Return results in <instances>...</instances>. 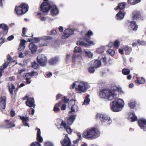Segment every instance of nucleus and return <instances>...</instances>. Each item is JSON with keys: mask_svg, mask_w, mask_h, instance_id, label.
Here are the masks:
<instances>
[{"mask_svg": "<svg viewBox=\"0 0 146 146\" xmlns=\"http://www.w3.org/2000/svg\"><path fill=\"white\" fill-rule=\"evenodd\" d=\"M51 9L50 13L52 16L58 15L59 13V10L56 6L53 3L52 5H50L47 3H42L40 8L39 10L44 15H46Z\"/></svg>", "mask_w": 146, "mask_h": 146, "instance_id": "1", "label": "nucleus"}, {"mask_svg": "<svg viewBox=\"0 0 146 146\" xmlns=\"http://www.w3.org/2000/svg\"><path fill=\"white\" fill-rule=\"evenodd\" d=\"M100 97L111 100L115 98L116 95L114 91L109 89H103L99 92Z\"/></svg>", "mask_w": 146, "mask_h": 146, "instance_id": "2", "label": "nucleus"}, {"mask_svg": "<svg viewBox=\"0 0 146 146\" xmlns=\"http://www.w3.org/2000/svg\"><path fill=\"white\" fill-rule=\"evenodd\" d=\"M123 101L122 100L120 99H115L110 103L111 109L114 112L119 111L123 106Z\"/></svg>", "mask_w": 146, "mask_h": 146, "instance_id": "3", "label": "nucleus"}, {"mask_svg": "<svg viewBox=\"0 0 146 146\" xmlns=\"http://www.w3.org/2000/svg\"><path fill=\"white\" fill-rule=\"evenodd\" d=\"M99 131L95 127L90 129H87L84 131L82 134V137L86 139L90 138L93 137H96L100 135Z\"/></svg>", "mask_w": 146, "mask_h": 146, "instance_id": "4", "label": "nucleus"}, {"mask_svg": "<svg viewBox=\"0 0 146 146\" xmlns=\"http://www.w3.org/2000/svg\"><path fill=\"white\" fill-rule=\"evenodd\" d=\"M29 6L25 3H21L19 6H16L15 10L18 15H22L27 12L29 10Z\"/></svg>", "mask_w": 146, "mask_h": 146, "instance_id": "5", "label": "nucleus"}, {"mask_svg": "<svg viewBox=\"0 0 146 146\" xmlns=\"http://www.w3.org/2000/svg\"><path fill=\"white\" fill-rule=\"evenodd\" d=\"M37 62L41 66H44L46 64L47 59L43 54H39L37 58Z\"/></svg>", "mask_w": 146, "mask_h": 146, "instance_id": "6", "label": "nucleus"}, {"mask_svg": "<svg viewBox=\"0 0 146 146\" xmlns=\"http://www.w3.org/2000/svg\"><path fill=\"white\" fill-rule=\"evenodd\" d=\"M125 25L134 31H136L138 29L137 25L134 21L129 22V21H127L125 22Z\"/></svg>", "mask_w": 146, "mask_h": 146, "instance_id": "7", "label": "nucleus"}, {"mask_svg": "<svg viewBox=\"0 0 146 146\" xmlns=\"http://www.w3.org/2000/svg\"><path fill=\"white\" fill-rule=\"evenodd\" d=\"M93 35V33L91 30H89L88 32L84 36V40L90 45H94V42L93 41L90 40V36Z\"/></svg>", "mask_w": 146, "mask_h": 146, "instance_id": "8", "label": "nucleus"}, {"mask_svg": "<svg viewBox=\"0 0 146 146\" xmlns=\"http://www.w3.org/2000/svg\"><path fill=\"white\" fill-rule=\"evenodd\" d=\"M132 17L133 20H143L144 17L141 16V12L138 11H134L132 13Z\"/></svg>", "mask_w": 146, "mask_h": 146, "instance_id": "9", "label": "nucleus"}, {"mask_svg": "<svg viewBox=\"0 0 146 146\" xmlns=\"http://www.w3.org/2000/svg\"><path fill=\"white\" fill-rule=\"evenodd\" d=\"M138 124L140 128L144 131L146 128V120L144 119H139L138 120Z\"/></svg>", "mask_w": 146, "mask_h": 146, "instance_id": "10", "label": "nucleus"}, {"mask_svg": "<svg viewBox=\"0 0 146 146\" xmlns=\"http://www.w3.org/2000/svg\"><path fill=\"white\" fill-rule=\"evenodd\" d=\"M74 33V31L70 29H67L64 31V35H62V38L63 39L66 38L70 35L73 34Z\"/></svg>", "mask_w": 146, "mask_h": 146, "instance_id": "11", "label": "nucleus"}, {"mask_svg": "<svg viewBox=\"0 0 146 146\" xmlns=\"http://www.w3.org/2000/svg\"><path fill=\"white\" fill-rule=\"evenodd\" d=\"M7 98L6 96H1L0 98V104L1 108L5 109L6 107Z\"/></svg>", "mask_w": 146, "mask_h": 146, "instance_id": "12", "label": "nucleus"}, {"mask_svg": "<svg viewBox=\"0 0 146 146\" xmlns=\"http://www.w3.org/2000/svg\"><path fill=\"white\" fill-rule=\"evenodd\" d=\"M75 89L79 93L85 92L87 90L84 84H79Z\"/></svg>", "mask_w": 146, "mask_h": 146, "instance_id": "13", "label": "nucleus"}, {"mask_svg": "<svg viewBox=\"0 0 146 146\" xmlns=\"http://www.w3.org/2000/svg\"><path fill=\"white\" fill-rule=\"evenodd\" d=\"M34 103L35 100L34 98H29L26 102L25 104L28 106L35 108V104H34Z\"/></svg>", "mask_w": 146, "mask_h": 146, "instance_id": "14", "label": "nucleus"}, {"mask_svg": "<svg viewBox=\"0 0 146 146\" xmlns=\"http://www.w3.org/2000/svg\"><path fill=\"white\" fill-rule=\"evenodd\" d=\"M60 143L62 146H71V142L70 139H64L60 141Z\"/></svg>", "mask_w": 146, "mask_h": 146, "instance_id": "15", "label": "nucleus"}, {"mask_svg": "<svg viewBox=\"0 0 146 146\" xmlns=\"http://www.w3.org/2000/svg\"><path fill=\"white\" fill-rule=\"evenodd\" d=\"M96 117L97 118H99L101 122L102 121V120L105 121L107 119L110 118V117L106 115L100 113L97 114L96 115Z\"/></svg>", "mask_w": 146, "mask_h": 146, "instance_id": "16", "label": "nucleus"}, {"mask_svg": "<svg viewBox=\"0 0 146 146\" xmlns=\"http://www.w3.org/2000/svg\"><path fill=\"white\" fill-rule=\"evenodd\" d=\"M76 115H72L67 119V123L69 125H72L75 119Z\"/></svg>", "mask_w": 146, "mask_h": 146, "instance_id": "17", "label": "nucleus"}, {"mask_svg": "<svg viewBox=\"0 0 146 146\" xmlns=\"http://www.w3.org/2000/svg\"><path fill=\"white\" fill-rule=\"evenodd\" d=\"M59 58L58 56H55L50 59L48 60V62L50 65L56 64L59 60Z\"/></svg>", "mask_w": 146, "mask_h": 146, "instance_id": "18", "label": "nucleus"}, {"mask_svg": "<svg viewBox=\"0 0 146 146\" xmlns=\"http://www.w3.org/2000/svg\"><path fill=\"white\" fill-rule=\"evenodd\" d=\"M36 129L37 131V132L36 134V140L38 141L37 142L40 143H42V142L43 139L42 137L41 136V131L40 129L39 128H36Z\"/></svg>", "mask_w": 146, "mask_h": 146, "instance_id": "19", "label": "nucleus"}, {"mask_svg": "<svg viewBox=\"0 0 146 146\" xmlns=\"http://www.w3.org/2000/svg\"><path fill=\"white\" fill-rule=\"evenodd\" d=\"M135 82L138 84H143L145 82V80L144 78L143 77H139L137 76L136 77V80H135Z\"/></svg>", "mask_w": 146, "mask_h": 146, "instance_id": "20", "label": "nucleus"}, {"mask_svg": "<svg viewBox=\"0 0 146 146\" xmlns=\"http://www.w3.org/2000/svg\"><path fill=\"white\" fill-rule=\"evenodd\" d=\"M125 13V12L119 11L116 15V19L117 20H121L123 18Z\"/></svg>", "mask_w": 146, "mask_h": 146, "instance_id": "21", "label": "nucleus"}, {"mask_svg": "<svg viewBox=\"0 0 146 146\" xmlns=\"http://www.w3.org/2000/svg\"><path fill=\"white\" fill-rule=\"evenodd\" d=\"M29 48L32 52L33 53L37 50V46L33 42L31 43L29 45Z\"/></svg>", "mask_w": 146, "mask_h": 146, "instance_id": "22", "label": "nucleus"}, {"mask_svg": "<svg viewBox=\"0 0 146 146\" xmlns=\"http://www.w3.org/2000/svg\"><path fill=\"white\" fill-rule=\"evenodd\" d=\"M126 5V3L125 2L119 3L118 6L116 7L114 9L115 10L117 9H120V10H122L125 8Z\"/></svg>", "mask_w": 146, "mask_h": 146, "instance_id": "23", "label": "nucleus"}, {"mask_svg": "<svg viewBox=\"0 0 146 146\" xmlns=\"http://www.w3.org/2000/svg\"><path fill=\"white\" fill-rule=\"evenodd\" d=\"M62 104V102H59L55 105L53 110L54 111L55 113L60 111L59 107L61 106Z\"/></svg>", "mask_w": 146, "mask_h": 146, "instance_id": "24", "label": "nucleus"}, {"mask_svg": "<svg viewBox=\"0 0 146 146\" xmlns=\"http://www.w3.org/2000/svg\"><path fill=\"white\" fill-rule=\"evenodd\" d=\"M123 49L125 51L126 55L129 54L132 51V48L128 46H124Z\"/></svg>", "mask_w": 146, "mask_h": 146, "instance_id": "25", "label": "nucleus"}, {"mask_svg": "<svg viewBox=\"0 0 146 146\" xmlns=\"http://www.w3.org/2000/svg\"><path fill=\"white\" fill-rule=\"evenodd\" d=\"M9 92L11 95L13 94V90L15 89V87L13 84L11 83V84L9 85L8 86Z\"/></svg>", "mask_w": 146, "mask_h": 146, "instance_id": "26", "label": "nucleus"}, {"mask_svg": "<svg viewBox=\"0 0 146 146\" xmlns=\"http://www.w3.org/2000/svg\"><path fill=\"white\" fill-rule=\"evenodd\" d=\"M5 122L6 123V125L9 126L7 127L8 128H11L14 127L15 126V125L13 123L10 122L9 120L5 119Z\"/></svg>", "mask_w": 146, "mask_h": 146, "instance_id": "27", "label": "nucleus"}, {"mask_svg": "<svg viewBox=\"0 0 146 146\" xmlns=\"http://www.w3.org/2000/svg\"><path fill=\"white\" fill-rule=\"evenodd\" d=\"M112 122V120L111 118H109L105 121L102 120L101 121L102 123V125H110Z\"/></svg>", "mask_w": 146, "mask_h": 146, "instance_id": "28", "label": "nucleus"}, {"mask_svg": "<svg viewBox=\"0 0 146 146\" xmlns=\"http://www.w3.org/2000/svg\"><path fill=\"white\" fill-rule=\"evenodd\" d=\"M0 28L2 29L4 31L7 33L9 28L8 26L4 24H0Z\"/></svg>", "mask_w": 146, "mask_h": 146, "instance_id": "29", "label": "nucleus"}, {"mask_svg": "<svg viewBox=\"0 0 146 146\" xmlns=\"http://www.w3.org/2000/svg\"><path fill=\"white\" fill-rule=\"evenodd\" d=\"M101 65V61L98 60H96L94 64V66L95 68H99Z\"/></svg>", "mask_w": 146, "mask_h": 146, "instance_id": "30", "label": "nucleus"}, {"mask_svg": "<svg viewBox=\"0 0 146 146\" xmlns=\"http://www.w3.org/2000/svg\"><path fill=\"white\" fill-rule=\"evenodd\" d=\"M71 110V111L69 112V113H71L72 112H76L78 111V107L75 104L72 106Z\"/></svg>", "mask_w": 146, "mask_h": 146, "instance_id": "31", "label": "nucleus"}, {"mask_svg": "<svg viewBox=\"0 0 146 146\" xmlns=\"http://www.w3.org/2000/svg\"><path fill=\"white\" fill-rule=\"evenodd\" d=\"M99 58L100 59L101 61L104 63L105 65L107 64L106 58L105 56H103L102 55H100Z\"/></svg>", "mask_w": 146, "mask_h": 146, "instance_id": "32", "label": "nucleus"}, {"mask_svg": "<svg viewBox=\"0 0 146 146\" xmlns=\"http://www.w3.org/2000/svg\"><path fill=\"white\" fill-rule=\"evenodd\" d=\"M26 41L24 39H22L21 40L19 44V47L20 48L24 49L25 48V45L26 42Z\"/></svg>", "mask_w": 146, "mask_h": 146, "instance_id": "33", "label": "nucleus"}, {"mask_svg": "<svg viewBox=\"0 0 146 146\" xmlns=\"http://www.w3.org/2000/svg\"><path fill=\"white\" fill-rule=\"evenodd\" d=\"M89 97V95L88 94L86 96L82 105H87L89 104L90 101Z\"/></svg>", "mask_w": 146, "mask_h": 146, "instance_id": "34", "label": "nucleus"}, {"mask_svg": "<svg viewBox=\"0 0 146 146\" xmlns=\"http://www.w3.org/2000/svg\"><path fill=\"white\" fill-rule=\"evenodd\" d=\"M131 122H134L136 121L137 119V116L135 115L134 112H133L131 113Z\"/></svg>", "mask_w": 146, "mask_h": 146, "instance_id": "35", "label": "nucleus"}, {"mask_svg": "<svg viewBox=\"0 0 146 146\" xmlns=\"http://www.w3.org/2000/svg\"><path fill=\"white\" fill-rule=\"evenodd\" d=\"M122 72L123 75H127L129 74L130 71L129 69L125 68L122 69Z\"/></svg>", "mask_w": 146, "mask_h": 146, "instance_id": "36", "label": "nucleus"}, {"mask_svg": "<svg viewBox=\"0 0 146 146\" xmlns=\"http://www.w3.org/2000/svg\"><path fill=\"white\" fill-rule=\"evenodd\" d=\"M77 45H82L85 47L88 46V44L85 42L80 40L78 41L76 43Z\"/></svg>", "mask_w": 146, "mask_h": 146, "instance_id": "37", "label": "nucleus"}, {"mask_svg": "<svg viewBox=\"0 0 146 146\" xmlns=\"http://www.w3.org/2000/svg\"><path fill=\"white\" fill-rule=\"evenodd\" d=\"M20 119L22 120L23 123L25 122H27L29 120V118L28 117H25L24 116H19Z\"/></svg>", "mask_w": 146, "mask_h": 146, "instance_id": "38", "label": "nucleus"}, {"mask_svg": "<svg viewBox=\"0 0 146 146\" xmlns=\"http://www.w3.org/2000/svg\"><path fill=\"white\" fill-rule=\"evenodd\" d=\"M119 45L120 42L118 40H115L113 43V46L116 48H118L119 46Z\"/></svg>", "mask_w": 146, "mask_h": 146, "instance_id": "39", "label": "nucleus"}, {"mask_svg": "<svg viewBox=\"0 0 146 146\" xmlns=\"http://www.w3.org/2000/svg\"><path fill=\"white\" fill-rule=\"evenodd\" d=\"M32 67L34 68V69H36L37 68L39 67V65L35 61L32 63Z\"/></svg>", "mask_w": 146, "mask_h": 146, "instance_id": "40", "label": "nucleus"}, {"mask_svg": "<svg viewBox=\"0 0 146 146\" xmlns=\"http://www.w3.org/2000/svg\"><path fill=\"white\" fill-rule=\"evenodd\" d=\"M79 56V55L76 54H74L72 57V62H76V58Z\"/></svg>", "mask_w": 146, "mask_h": 146, "instance_id": "41", "label": "nucleus"}, {"mask_svg": "<svg viewBox=\"0 0 146 146\" xmlns=\"http://www.w3.org/2000/svg\"><path fill=\"white\" fill-rule=\"evenodd\" d=\"M128 105L131 109H133L135 106V103L134 102H130L128 103Z\"/></svg>", "mask_w": 146, "mask_h": 146, "instance_id": "42", "label": "nucleus"}, {"mask_svg": "<svg viewBox=\"0 0 146 146\" xmlns=\"http://www.w3.org/2000/svg\"><path fill=\"white\" fill-rule=\"evenodd\" d=\"M57 33L56 31L55 30H52L50 31L47 32L48 34L49 35H54Z\"/></svg>", "mask_w": 146, "mask_h": 146, "instance_id": "43", "label": "nucleus"}, {"mask_svg": "<svg viewBox=\"0 0 146 146\" xmlns=\"http://www.w3.org/2000/svg\"><path fill=\"white\" fill-rule=\"evenodd\" d=\"M67 132L69 134H71L72 131V129L71 128L69 125H67V127L65 129Z\"/></svg>", "mask_w": 146, "mask_h": 146, "instance_id": "44", "label": "nucleus"}, {"mask_svg": "<svg viewBox=\"0 0 146 146\" xmlns=\"http://www.w3.org/2000/svg\"><path fill=\"white\" fill-rule=\"evenodd\" d=\"M82 51L81 48L80 47H77L76 46L74 48V52L80 53Z\"/></svg>", "mask_w": 146, "mask_h": 146, "instance_id": "45", "label": "nucleus"}, {"mask_svg": "<svg viewBox=\"0 0 146 146\" xmlns=\"http://www.w3.org/2000/svg\"><path fill=\"white\" fill-rule=\"evenodd\" d=\"M137 42L138 44L139 45H146V41H145L138 39L137 40Z\"/></svg>", "mask_w": 146, "mask_h": 146, "instance_id": "46", "label": "nucleus"}, {"mask_svg": "<svg viewBox=\"0 0 146 146\" xmlns=\"http://www.w3.org/2000/svg\"><path fill=\"white\" fill-rule=\"evenodd\" d=\"M127 2L131 5H135L137 3L136 0H127Z\"/></svg>", "mask_w": 146, "mask_h": 146, "instance_id": "47", "label": "nucleus"}, {"mask_svg": "<svg viewBox=\"0 0 146 146\" xmlns=\"http://www.w3.org/2000/svg\"><path fill=\"white\" fill-rule=\"evenodd\" d=\"M61 99L62 101L66 103H67L69 100L67 97L65 96L62 97Z\"/></svg>", "mask_w": 146, "mask_h": 146, "instance_id": "48", "label": "nucleus"}, {"mask_svg": "<svg viewBox=\"0 0 146 146\" xmlns=\"http://www.w3.org/2000/svg\"><path fill=\"white\" fill-rule=\"evenodd\" d=\"M107 52L109 53L110 55L113 56L115 54V52L114 50L111 49H109L108 50Z\"/></svg>", "mask_w": 146, "mask_h": 146, "instance_id": "49", "label": "nucleus"}, {"mask_svg": "<svg viewBox=\"0 0 146 146\" xmlns=\"http://www.w3.org/2000/svg\"><path fill=\"white\" fill-rule=\"evenodd\" d=\"M60 125L61 128H64L65 129L67 127V126L65 121L63 120L62 121Z\"/></svg>", "mask_w": 146, "mask_h": 146, "instance_id": "50", "label": "nucleus"}, {"mask_svg": "<svg viewBox=\"0 0 146 146\" xmlns=\"http://www.w3.org/2000/svg\"><path fill=\"white\" fill-rule=\"evenodd\" d=\"M95 68L94 66V67L91 66L88 69V70L90 73H93L95 70Z\"/></svg>", "mask_w": 146, "mask_h": 146, "instance_id": "51", "label": "nucleus"}, {"mask_svg": "<svg viewBox=\"0 0 146 146\" xmlns=\"http://www.w3.org/2000/svg\"><path fill=\"white\" fill-rule=\"evenodd\" d=\"M104 49L103 48L100 47L97 48L96 50L97 52L98 53H102L104 52Z\"/></svg>", "mask_w": 146, "mask_h": 146, "instance_id": "52", "label": "nucleus"}, {"mask_svg": "<svg viewBox=\"0 0 146 146\" xmlns=\"http://www.w3.org/2000/svg\"><path fill=\"white\" fill-rule=\"evenodd\" d=\"M85 54L86 56H88L90 58L92 57L93 56V54L91 53L90 51L86 52Z\"/></svg>", "mask_w": 146, "mask_h": 146, "instance_id": "53", "label": "nucleus"}, {"mask_svg": "<svg viewBox=\"0 0 146 146\" xmlns=\"http://www.w3.org/2000/svg\"><path fill=\"white\" fill-rule=\"evenodd\" d=\"M75 101L74 100L72 99L70 100L69 102V106H73L75 104Z\"/></svg>", "mask_w": 146, "mask_h": 146, "instance_id": "54", "label": "nucleus"}, {"mask_svg": "<svg viewBox=\"0 0 146 146\" xmlns=\"http://www.w3.org/2000/svg\"><path fill=\"white\" fill-rule=\"evenodd\" d=\"M31 146H41V145L40 143L36 141L32 143Z\"/></svg>", "mask_w": 146, "mask_h": 146, "instance_id": "55", "label": "nucleus"}, {"mask_svg": "<svg viewBox=\"0 0 146 146\" xmlns=\"http://www.w3.org/2000/svg\"><path fill=\"white\" fill-rule=\"evenodd\" d=\"M16 114L15 111L12 109L10 111V116L11 117H13Z\"/></svg>", "mask_w": 146, "mask_h": 146, "instance_id": "56", "label": "nucleus"}, {"mask_svg": "<svg viewBox=\"0 0 146 146\" xmlns=\"http://www.w3.org/2000/svg\"><path fill=\"white\" fill-rule=\"evenodd\" d=\"M52 38V37L50 36H44L42 37V39L45 40H50Z\"/></svg>", "mask_w": 146, "mask_h": 146, "instance_id": "57", "label": "nucleus"}, {"mask_svg": "<svg viewBox=\"0 0 146 146\" xmlns=\"http://www.w3.org/2000/svg\"><path fill=\"white\" fill-rule=\"evenodd\" d=\"M26 31V29L25 27H23L22 29V36L23 37H27L28 36L25 35V32Z\"/></svg>", "mask_w": 146, "mask_h": 146, "instance_id": "58", "label": "nucleus"}, {"mask_svg": "<svg viewBox=\"0 0 146 146\" xmlns=\"http://www.w3.org/2000/svg\"><path fill=\"white\" fill-rule=\"evenodd\" d=\"M40 39L38 37L33 38V42H34L35 43H37L39 42L40 41Z\"/></svg>", "mask_w": 146, "mask_h": 146, "instance_id": "59", "label": "nucleus"}, {"mask_svg": "<svg viewBox=\"0 0 146 146\" xmlns=\"http://www.w3.org/2000/svg\"><path fill=\"white\" fill-rule=\"evenodd\" d=\"M30 76L31 77L34 76L35 75L37 76L38 74V73L36 72L32 71L31 72L29 73Z\"/></svg>", "mask_w": 146, "mask_h": 146, "instance_id": "60", "label": "nucleus"}, {"mask_svg": "<svg viewBox=\"0 0 146 146\" xmlns=\"http://www.w3.org/2000/svg\"><path fill=\"white\" fill-rule=\"evenodd\" d=\"M44 144L45 146H54L52 143L48 141L45 142Z\"/></svg>", "mask_w": 146, "mask_h": 146, "instance_id": "61", "label": "nucleus"}, {"mask_svg": "<svg viewBox=\"0 0 146 146\" xmlns=\"http://www.w3.org/2000/svg\"><path fill=\"white\" fill-rule=\"evenodd\" d=\"M61 110H66V105L65 104H62V105L61 106Z\"/></svg>", "mask_w": 146, "mask_h": 146, "instance_id": "62", "label": "nucleus"}, {"mask_svg": "<svg viewBox=\"0 0 146 146\" xmlns=\"http://www.w3.org/2000/svg\"><path fill=\"white\" fill-rule=\"evenodd\" d=\"M31 78L26 77L25 79L26 81V84H29L31 83Z\"/></svg>", "mask_w": 146, "mask_h": 146, "instance_id": "63", "label": "nucleus"}, {"mask_svg": "<svg viewBox=\"0 0 146 146\" xmlns=\"http://www.w3.org/2000/svg\"><path fill=\"white\" fill-rule=\"evenodd\" d=\"M62 96V95L60 94H58L56 96V100H57L60 98Z\"/></svg>", "mask_w": 146, "mask_h": 146, "instance_id": "64", "label": "nucleus"}]
</instances>
